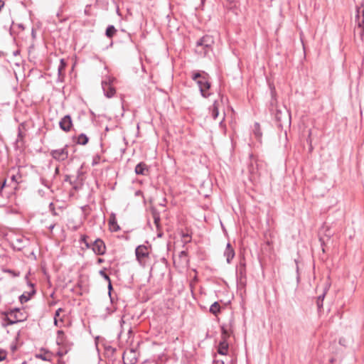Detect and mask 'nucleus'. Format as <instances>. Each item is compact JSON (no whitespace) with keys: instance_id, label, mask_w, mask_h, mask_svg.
<instances>
[{"instance_id":"f257e3e1","label":"nucleus","mask_w":364,"mask_h":364,"mask_svg":"<svg viewBox=\"0 0 364 364\" xmlns=\"http://www.w3.org/2000/svg\"><path fill=\"white\" fill-rule=\"evenodd\" d=\"M192 79L198 84L201 95L205 98L209 97L210 93L208 90L210 88V82L208 74L204 71L193 72Z\"/></svg>"},{"instance_id":"f03ea898","label":"nucleus","mask_w":364,"mask_h":364,"mask_svg":"<svg viewBox=\"0 0 364 364\" xmlns=\"http://www.w3.org/2000/svg\"><path fill=\"white\" fill-rule=\"evenodd\" d=\"M355 27L354 28L355 36H359L361 39L364 34V9L357 8L355 15Z\"/></svg>"},{"instance_id":"7ed1b4c3","label":"nucleus","mask_w":364,"mask_h":364,"mask_svg":"<svg viewBox=\"0 0 364 364\" xmlns=\"http://www.w3.org/2000/svg\"><path fill=\"white\" fill-rule=\"evenodd\" d=\"M214 43L210 36H204L196 43V51L199 53L206 55Z\"/></svg>"},{"instance_id":"20e7f679","label":"nucleus","mask_w":364,"mask_h":364,"mask_svg":"<svg viewBox=\"0 0 364 364\" xmlns=\"http://www.w3.org/2000/svg\"><path fill=\"white\" fill-rule=\"evenodd\" d=\"M274 100H273V101L271 102V106H272L271 112H272V114L274 116L276 121H277L279 123V125L282 126V123L283 121H284V120L289 121L290 114H289L288 111L287 110V109L285 107H282V108L274 107Z\"/></svg>"},{"instance_id":"39448f33","label":"nucleus","mask_w":364,"mask_h":364,"mask_svg":"<svg viewBox=\"0 0 364 364\" xmlns=\"http://www.w3.org/2000/svg\"><path fill=\"white\" fill-rule=\"evenodd\" d=\"M135 255L139 264L143 267H146L149 257L148 247L145 245H139L135 250Z\"/></svg>"},{"instance_id":"423d86ee","label":"nucleus","mask_w":364,"mask_h":364,"mask_svg":"<svg viewBox=\"0 0 364 364\" xmlns=\"http://www.w3.org/2000/svg\"><path fill=\"white\" fill-rule=\"evenodd\" d=\"M10 315L11 323H18L23 321L26 319V313L18 308H15L6 311Z\"/></svg>"},{"instance_id":"0eeeda50","label":"nucleus","mask_w":364,"mask_h":364,"mask_svg":"<svg viewBox=\"0 0 364 364\" xmlns=\"http://www.w3.org/2000/svg\"><path fill=\"white\" fill-rule=\"evenodd\" d=\"M50 155L56 161H63L68 157V145L59 149L51 150Z\"/></svg>"},{"instance_id":"6e6552de","label":"nucleus","mask_w":364,"mask_h":364,"mask_svg":"<svg viewBox=\"0 0 364 364\" xmlns=\"http://www.w3.org/2000/svg\"><path fill=\"white\" fill-rule=\"evenodd\" d=\"M222 336L221 341L218 344V353L220 355H225L228 354V343L227 341V338L228 337V334L227 331L223 328H222Z\"/></svg>"},{"instance_id":"1a4fd4ad","label":"nucleus","mask_w":364,"mask_h":364,"mask_svg":"<svg viewBox=\"0 0 364 364\" xmlns=\"http://www.w3.org/2000/svg\"><path fill=\"white\" fill-rule=\"evenodd\" d=\"M29 244V240L23 236H17L11 241L14 249L21 251Z\"/></svg>"},{"instance_id":"9d476101","label":"nucleus","mask_w":364,"mask_h":364,"mask_svg":"<svg viewBox=\"0 0 364 364\" xmlns=\"http://www.w3.org/2000/svg\"><path fill=\"white\" fill-rule=\"evenodd\" d=\"M102 87L105 95L108 98L112 97L116 92L114 87L111 85L109 77H107L105 80L102 81Z\"/></svg>"},{"instance_id":"9b49d317","label":"nucleus","mask_w":364,"mask_h":364,"mask_svg":"<svg viewBox=\"0 0 364 364\" xmlns=\"http://www.w3.org/2000/svg\"><path fill=\"white\" fill-rule=\"evenodd\" d=\"M92 249L97 255H103L106 252L105 242L100 239H97L92 242Z\"/></svg>"},{"instance_id":"f8f14e48","label":"nucleus","mask_w":364,"mask_h":364,"mask_svg":"<svg viewBox=\"0 0 364 364\" xmlns=\"http://www.w3.org/2000/svg\"><path fill=\"white\" fill-rule=\"evenodd\" d=\"M60 129L65 132H69L73 126L72 119L70 115L64 116L59 122Z\"/></svg>"},{"instance_id":"ddd939ff","label":"nucleus","mask_w":364,"mask_h":364,"mask_svg":"<svg viewBox=\"0 0 364 364\" xmlns=\"http://www.w3.org/2000/svg\"><path fill=\"white\" fill-rule=\"evenodd\" d=\"M237 277L241 284H245L246 279V267L245 263L242 261L240 262V265L237 269Z\"/></svg>"},{"instance_id":"4468645a","label":"nucleus","mask_w":364,"mask_h":364,"mask_svg":"<svg viewBox=\"0 0 364 364\" xmlns=\"http://www.w3.org/2000/svg\"><path fill=\"white\" fill-rule=\"evenodd\" d=\"M235 250L231 246L230 243H228L226 245V248L224 252V256L226 257V261L228 264H230L232 259L235 257Z\"/></svg>"},{"instance_id":"2eb2a0df","label":"nucleus","mask_w":364,"mask_h":364,"mask_svg":"<svg viewBox=\"0 0 364 364\" xmlns=\"http://www.w3.org/2000/svg\"><path fill=\"white\" fill-rule=\"evenodd\" d=\"M134 171L137 175H146L149 171L146 164L144 162L138 164Z\"/></svg>"},{"instance_id":"dca6fc26","label":"nucleus","mask_w":364,"mask_h":364,"mask_svg":"<svg viewBox=\"0 0 364 364\" xmlns=\"http://www.w3.org/2000/svg\"><path fill=\"white\" fill-rule=\"evenodd\" d=\"M30 286L31 287L32 289L30 292H28L27 294H26L25 293L21 294L20 296H19V301L21 304H23L25 302H27L31 297V296H33V294H35L36 293V291L34 289V287H33V284H29Z\"/></svg>"},{"instance_id":"f3484780","label":"nucleus","mask_w":364,"mask_h":364,"mask_svg":"<svg viewBox=\"0 0 364 364\" xmlns=\"http://www.w3.org/2000/svg\"><path fill=\"white\" fill-rule=\"evenodd\" d=\"M66 338L63 331L59 330L57 332L56 343L59 346L64 347L65 346Z\"/></svg>"},{"instance_id":"a211bd4d","label":"nucleus","mask_w":364,"mask_h":364,"mask_svg":"<svg viewBox=\"0 0 364 364\" xmlns=\"http://www.w3.org/2000/svg\"><path fill=\"white\" fill-rule=\"evenodd\" d=\"M210 112L211 113L212 117L214 119H215L219 114L218 105V102L216 101H215L214 103L213 104L212 107H210Z\"/></svg>"},{"instance_id":"6ab92c4d","label":"nucleus","mask_w":364,"mask_h":364,"mask_svg":"<svg viewBox=\"0 0 364 364\" xmlns=\"http://www.w3.org/2000/svg\"><path fill=\"white\" fill-rule=\"evenodd\" d=\"M36 358L41 359L44 361H50L51 360V353L48 351H46L43 353H38L36 355Z\"/></svg>"},{"instance_id":"aec40b11","label":"nucleus","mask_w":364,"mask_h":364,"mask_svg":"<svg viewBox=\"0 0 364 364\" xmlns=\"http://www.w3.org/2000/svg\"><path fill=\"white\" fill-rule=\"evenodd\" d=\"M220 311V306L218 302H214L210 307V312L214 315H217Z\"/></svg>"},{"instance_id":"412c9836","label":"nucleus","mask_w":364,"mask_h":364,"mask_svg":"<svg viewBox=\"0 0 364 364\" xmlns=\"http://www.w3.org/2000/svg\"><path fill=\"white\" fill-rule=\"evenodd\" d=\"M76 142L81 145H85L88 142V137L84 134H80L77 136Z\"/></svg>"},{"instance_id":"4be33fe9","label":"nucleus","mask_w":364,"mask_h":364,"mask_svg":"<svg viewBox=\"0 0 364 364\" xmlns=\"http://www.w3.org/2000/svg\"><path fill=\"white\" fill-rule=\"evenodd\" d=\"M116 32L117 29L114 28V26L110 25L107 28L105 34L108 38H111L116 33Z\"/></svg>"},{"instance_id":"5701e85b","label":"nucleus","mask_w":364,"mask_h":364,"mask_svg":"<svg viewBox=\"0 0 364 364\" xmlns=\"http://www.w3.org/2000/svg\"><path fill=\"white\" fill-rule=\"evenodd\" d=\"M325 295H326V291H324L321 295H320L317 297L316 305H317L318 310H320L323 307V301Z\"/></svg>"},{"instance_id":"b1692460","label":"nucleus","mask_w":364,"mask_h":364,"mask_svg":"<svg viewBox=\"0 0 364 364\" xmlns=\"http://www.w3.org/2000/svg\"><path fill=\"white\" fill-rule=\"evenodd\" d=\"M254 134L255 135V136L257 138V139H260L261 136H262V132L260 130V126L259 124V123H255V125H254Z\"/></svg>"},{"instance_id":"393cba45","label":"nucleus","mask_w":364,"mask_h":364,"mask_svg":"<svg viewBox=\"0 0 364 364\" xmlns=\"http://www.w3.org/2000/svg\"><path fill=\"white\" fill-rule=\"evenodd\" d=\"M109 224L110 228L113 231H117L119 230V227L117 225L114 218H113L112 219V218L109 219Z\"/></svg>"},{"instance_id":"a878e982","label":"nucleus","mask_w":364,"mask_h":364,"mask_svg":"<svg viewBox=\"0 0 364 364\" xmlns=\"http://www.w3.org/2000/svg\"><path fill=\"white\" fill-rule=\"evenodd\" d=\"M4 314H5V318H4V321L2 323L3 326L6 327L7 326L13 325L15 323H11L10 315L7 312H5Z\"/></svg>"},{"instance_id":"bb28decb","label":"nucleus","mask_w":364,"mask_h":364,"mask_svg":"<svg viewBox=\"0 0 364 364\" xmlns=\"http://www.w3.org/2000/svg\"><path fill=\"white\" fill-rule=\"evenodd\" d=\"M40 181L42 185L46 186L48 188H50L51 187L52 183L50 180H48L43 176L40 178Z\"/></svg>"},{"instance_id":"cd10ccee","label":"nucleus","mask_w":364,"mask_h":364,"mask_svg":"<svg viewBox=\"0 0 364 364\" xmlns=\"http://www.w3.org/2000/svg\"><path fill=\"white\" fill-rule=\"evenodd\" d=\"M152 215L154 223L158 226L160 221L159 213L156 210H152Z\"/></svg>"},{"instance_id":"c85d7f7f","label":"nucleus","mask_w":364,"mask_h":364,"mask_svg":"<svg viewBox=\"0 0 364 364\" xmlns=\"http://www.w3.org/2000/svg\"><path fill=\"white\" fill-rule=\"evenodd\" d=\"M21 178V174L19 173H17L16 174H14L11 176V181L15 182V183H18Z\"/></svg>"},{"instance_id":"c756f323","label":"nucleus","mask_w":364,"mask_h":364,"mask_svg":"<svg viewBox=\"0 0 364 364\" xmlns=\"http://www.w3.org/2000/svg\"><path fill=\"white\" fill-rule=\"evenodd\" d=\"M100 274L107 281L109 282L111 281L110 280V278L109 277L105 272V271L103 270H100Z\"/></svg>"},{"instance_id":"7c9ffc66","label":"nucleus","mask_w":364,"mask_h":364,"mask_svg":"<svg viewBox=\"0 0 364 364\" xmlns=\"http://www.w3.org/2000/svg\"><path fill=\"white\" fill-rule=\"evenodd\" d=\"M6 358V352L3 350H0V362L3 361Z\"/></svg>"},{"instance_id":"2f4dec72","label":"nucleus","mask_w":364,"mask_h":364,"mask_svg":"<svg viewBox=\"0 0 364 364\" xmlns=\"http://www.w3.org/2000/svg\"><path fill=\"white\" fill-rule=\"evenodd\" d=\"M67 353H68V350H67V349H65V350L60 349V350H58V351L57 352V355H58L59 357H63V355H65Z\"/></svg>"},{"instance_id":"473e14b6","label":"nucleus","mask_w":364,"mask_h":364,"mask_svg":"<svg viewBox=\"0 0 364 364\" xmlns=\"http://www.w3.org/2000/svg\"><path fill=\"white\" fill-rule=\"evenodd\" d=\"M49 208H50V210L51 211L52 214L53 215H57V213L55 212V207H54V204L53 203H50V205H49Z\"/></svg>"},{"instance_id":"72a5a7b5","label":"nucleus","mask_w":364,"mask_h":364,"mask_svg":"<svg viewBox=\"0 0 364 364\" xmlns=\"http://www.w3.org/2000/svg\"><path fill=\"white\" fill-rule=\"evenodd\" d=\"M62 311H63V309L62 308L58 309L55 313L54 318H60V314Z\"/></svg>"},{"instance_id":"f704fd0d","label":"nucleus","mask_w":364,"mask_h":364,"mask_svg":"<svg viewBox=\"0 0 364 364\" xmlns=\"http://www.w3.org/2000/svg\"><path fill=\"white\" fill-rule=\"evenodd\" d=\"M86 239H87V236L83 235V236H82V240H82V242L85 245V246H86L87 247H90V243H88V242H87Z\"/></svg>"},{"instance_id":"c9c22d12","label":"nucleus","mask_w":364,"mask_h":364,"mask_svg":"<svg viewBox=\"0 0 364 364\" xmlns=\"http://www.w3.org/2000/svg\"><path fill=\"white\" fill-rule=\"evenodd\" d=\"M86 239H87V236L83 235V236H82V240H82V242L85 245V246H86L87 247H90V243H88V242H87Z\"/></svg>"},{"instance_id":"e433bc0d","label":"nucleus","mask_w":364,"mask_h":364,"mask_svg":"<svg viewBox=\"0 0 364 364\" xmlns=\"http://www.w3.org/2000/svg\"><path fill=\"white\" fill-rule=\"evenodd\" d=\"M86 239H87V236L83 235V236H82V240H82V242L85 245V246H86L87 247H90V243H88V242H87Z\"/></svg>"},{"instance_id":"4c0bfd02","label":"nucleus","mask_w":364,"mask_h":364,"mask_svg":"<svg viewBox=\"0 0 364 364\" xmlns=\"http://www.w3.org/2000/svg\"><path fill=\"white\" fill-rule=\"evenodd\" d=\"M63 321V318H54V324L56 326H60L58 323L60 322L62 323Z\"/></svg>"},{"instance_id":"58836bf2","label":"nucleus","mask_w":364,"mask_h":364,"mask_svg":"<svg viewBox=\"0 0 364 364\" xmlns=\"http://www.w3.org/2000/svg\"><path fill=\"white\" fill-rule=\"evenodd\" d=\"M108 282H109V284H108L109 295V296H111V290L112 289V284H111V281H109ZM110 299H112V297H110ZM112 300V299H111V301Z\"/></svg>"},{"instance_id":"ea45409f","label":"nucleus","mask_w":364,"mask_h":364,"mask_svg":"<svg viewBox=\"0 0 364 364\" xmlns=\"http://www.w3.org/2000/svg\"><path fill=\"white\" fill-rule=\"evenodd\" d=\"M6 181L4 180V182L2 183V184L0 186V195L1 194V191H2L3 188L6 186Z\"/></svg>"},{"instance_id":"a19ab883","label":"nucleus","mask_w":364,"mask_h":364,"mask_svg":"<svg viewBox=\"0 0 364 364\" xmlns=\"http://www.w3.org/2000/svg\"><path fill=\"white\" fill-rule=\"evenodd\" d=\"M55 224H52L48 227V229L52 231L53 228H55Z\"/></svg>"},{"instance_id":"79ce46f5","label":"nucleus","mask_w":364,"mask_h":364,"mask_svg":"<svg viewBox=\"0 0 364 364\" xmlns=\"http://www.w3.org/2000/svg\"><path fill=\"white\" fill-rule=\"evenodd\" d=\"M59 173V168L56 167L55 170V175H58Z\"/></svg>"},{"instance_id":"37998d69","label":"nucleus","mask_w":364,"mask_h":364,"mask_svg":"<svg viewBox=\"0 0 364 364\" xmlns=\"http://www.w3.org/2000/svg\"><path fill=\"white\" fill-rule=\"evenodd\" d=\"M216 364H224V362L223 360H217L215 362Z\"/></svg>"},{"instance_id":"c03bdc74","label":"nucleus","mask_w":364,"mask_h":364,"mask_svg":"<svg viewBox=\"0 0 364 364\" xmlns=\"http://www.w3.org/2000/svg\"><path fill=\"white\" fill-rule=\"evenodd\" d=\"M102 262H103V259H101V258L98 259V262L99 263H102Z\"/></svg>"},{"instance_id":"a18cd8bd","label":"nucleus","mask_w":364,"mask_h":364,"mask_svg":"<svg viewBox=\"0 0 364 364\" xmlns=\"http://www.w3.org/2000/svg\"><path fill=\"white\" fill-rule=\"evenodd\" d=\"M69 178H70V176H66L65 181H69Z\"/></svg>"},{"instance_id":"49530a36","label":"nucleus","mask_w":364,"mask_h":364,"mask_svg":"<svg viewBox=\"0 0 364 364\" xmlns=\"http://www.w3.org/2000/svg\"><path fill=\"white\" fill-rule=\"evenodd\" d=\"M127 355V353H124V356H123V359H124V362H125V356H126Z\"/></svg>"},{"instance_id":"de8ad7c7","label":"nucleus","mask_w":364,"mask_h":364,"mask_svg":"<svg viewBox=\"0 0 364 364\" xmlns=\"http://www.w3.org/2000/svg\"><path fill=\"white\" fill-rule=\"evenodd\" d=\"M183 237H189V236H188V234H186V235H183Z\"/></svg>"},{"instance_id":"09e8293b","label":"nucleus","mask_w":364,"mask_h":364,"mask_svg":"<svg viewBox=\"0 0 364 364\" xmlns=\"http://www.w3.org/2000/svg\"><path fill=\"white\" fill-rule=\"evenodd\" d=\"M181 254L182 255H186V252H185L184 251H182V252H181Z\"/></svg>"},{"instance_id":"8fccbe9b","label":"nucleus","mask_w":364,"mask_h":364,"mask_svg":"<svg viewBox=\"0 0 364 364\" xmlns=\"http://www.w3.org/2000/svg\"><path fill=\"white\" fill-rule=\"evenodd\" d=\"M18 136H21V132H19V133H18Z\"/></svg>"},{"instance_id":"3c124183","label":"nucleus","mask_w":364,"mask_h":364,"mask_svg":"<svg viewBox=\"0 0 364 364\" xmlns=\"http://www.w3.org/2000/svg\"><path fill=\"white\" fill-rule=\"evenodd\" d=\"M129 353L132 354V353H134V351H132V350H131V351L129 352Z\"/></svg>"}]
</instances>
